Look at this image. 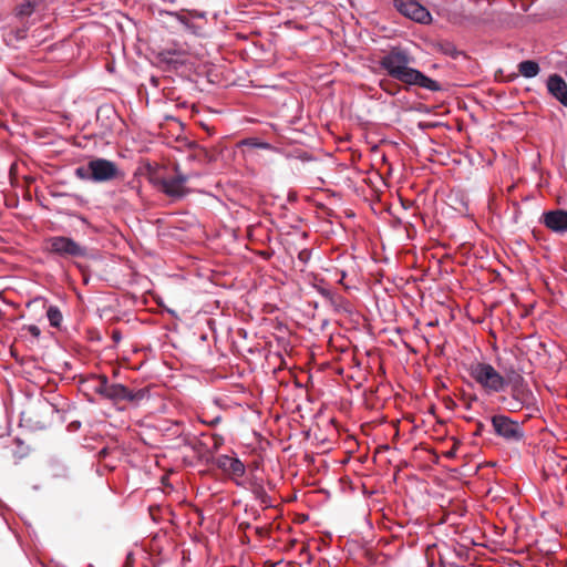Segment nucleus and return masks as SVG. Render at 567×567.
Wrapping results in <instances>:
<instances>
[{
  "instance_id": "f257e3e1",
  "label": "nucleus",
  "mask_w": 567,
  "mask_h": 567,
  "mask_svg": "<svg viewBox=\"0 0 567 567\" xmlns=\"http://www.w3.org/2000/svg\"><path fill=\"white\" fill-rule=\"evenodd\" d=\"M414 58L401 47H392L379 61L386 74L409 86H419L431 92L441 91V84L417 69L411 68Z\"/></svg>"
},
{
  "instance_id": "f03ea898",
  "label": "nucleus",
  "mask_w": 567,
  "mask_h": 567,
  "mask_svg": "<svg viewBox=\"0 0 567 567\" xmlns=\"http://www.w3.org/2000/svg\"><path fill=\"white\" fill-rule=\"evenodd\" d=\"M468 373L471 378L487 393H499L505 391V381L502 379L501 372L489 363H473L468 369Z\"/></svg>"
},
{
  "instance_id": "7ed1b4c3",
  "label": "nucleus",
  "mask_w": 567,
  "mask_h": 567,
  "mask_svg": "<svg viewBox=\"0 0 567 567\" xmlns=\"http://www.w3.org/2000/svg\"><path fill=\"white\" fill-rule=\"evenodd\" d=\"M511 399L508 401V410L512 412H518L526 410L529 417L535 416L539 413V406L537 398L530 390L525 379L520 382L509 385Z\"/></svg>"
},
{
  "instance_id": "20e7f679",
  "label": "nucleus",
  "mask_w": 567,
  "mask_h": 567,
  "mask_svg": "<svg viewBox=\"0 0 567 567\" xmlns=\"http://www.w3.org/2000/svg\"><path fill=\"white\" fill-rule=\"evenodd\" d=\"M43 248L47 252L60 258H84L87 248L73 238L66 236H51L44 240Z\"/></svg>"
},
{
  "instance_id": "39448f33",
  "label": "nucleus",
  "mask_w": 567,
  "mask_h": 567,
  "mask_svg": "<svg viewBox=\"0 0 567 567\" xmlns=\"http://www.w3.org/2000/svg\"><path fill=\"white\" fill-rule=\"evenodd\" d=\"M494 433L507 443H519L525 439L523 423L505 414H495L491 417Z\"/></svg>"
},
{
  "instance_id": "423d86ee",
  "label": "nucleus",
  "mask_w": 567,
  "mask_h": 567,
  "mask_svg": "<svg viewBox=\"0 0 567 567\" xmlns=\"http://www.w3.org/2000/svg\"><path fill=\"white\" fill-rule=\"evenodd\" d=\"M148 396L150 391L146 388L133 391L121 383H110L104 399L115 404L120 402L140 403Z\"/></svg>"
},
{
  "instance_id": "0eeeda50",
  "label": "nucleus",
  "mask_w": 567,
  "mask_h": 567,
  "mask_svg": "<svg viewBox=\"0 0 567 567\" xmlns=\"http://www.w3.org/2000/svg\"><path fill=\"white\" fill-rule=\"evenodd\" d=\"M394 6L403 16L419 23H430V11L415 0H395Z\"/></svg>"
},
{
  "instance_id": "6e6552de",
  "label": "nucleus",
  "mask_w": 567,
  "mask_h": 567,
  "mask_svg": "<svg viewBox=\"0 0 567 567\" xmlns=\"http://www.w3.org/2000/svg\"><path fill=\"white\" fill-rule=\"evenodd\" d=\"M91 179L94 182H106L114 179L118 169L115 163L105 158L90 161Z\"/></svg>"
},
{
  "instance_id": "1a4fd4ad",
  "label": "nucleus",
  "mask_w": 567,
  "mask_h": 567,
  "mask_svg": "<svg viewBox=\"0 0 567 567\" xmlns=\"http://www.w3.org/2000/svg\"><path fill=\"white\" fill-rule=\"evenodd\" d=\"M542 223L556 234L567 233V210L555 209L543 213Z\"/></svg>"
},
{
  "instance_id": "9d476101",
  "label": "nucleus",
  "mask_w": 567,
  "mask_h": 567,
  "mask_svg": "<svg viewBox=\"0 0 567 567\" xmlns=\"http://www.w3.org/2000/svg\"><path fill=\"white\" fill-rule=\"evenodd\" d=\"M548 93L567 107V83L559 74H551L546 81Z\"/></svg>"
},
{
  "instance_id": "9b49d317",
  "label": "nucleus",
  "mask_w": 567,
  "mask_h": 567,
  "mask_svg": "<svg viewBox=\"0 0 567 567\" xmlns=\"http://www.w3.org/2000/svg\"><path fill=\"white\" fill-rule=\"evenodd\" d=\"M188 177L184 174L177 173L174 177L164 179L162 182L163 192L171 197H183L185 195V184Z\"/></svg>"
},
{
  "instance_id": "f8f14e48",
  "label": "nucleus",
  "mask_w": 567,
  "mask_h": 567,
  "mask_svg": "<svg viewBox=\"0 0 567 567\" xmlns=\"http://www.w3.org/2000/svg\"><path fill=\"white\" fill-rule=\"evenodd\" d=\"M186 52L183 48H167L158 51L156 58L161 63L177 68L185 63Z\"/></svg>"
},
{
  "instance_id": "ddd939ff",
  "label": "nucleus",
  "mask_w": 567,
  "mask_h": 567,
  "mask_svg": "<svg viewBox=\"0 0 567 567\" xmlns=\"http://www.w3.org/2000/svg\"><path fill=\"white\" fill-rule=\"evenodd\" d=\"M217 466L227 474L241 477L245 474V465L238 457L219 455L216 460Z\"/></svg>"
},
{
  "instance_id": "4468645a",
  "label": "nucleus",
  "mask_w": 567,
  "mask_h": 567,
  "mask_svg": "<svg viewBox=\"0 0 567 567\" xmlns=\"http://www.w3.org/2000/svg\"><path fill=\"white\" fill-rule=\"evenodd\" d=\"M38 302H41L43 308L47 309V318L50 322V326L53 328H60L63 321V316L59 307L54 305H50L47 307V300L42 297L32 299L27 303V307H31L32 305H35Z\"/></svg>"
},
{
  "instance_id": "2eb2a0df",
  "label": "nucleus",
  "mask_w": 567,
  "mask_h": 567,
  "mask_svg": "<svg viewBox=\"0 0 567 567\" xmlns=\"http://www.w3.org/2000/svg\"><path fill=\"white\" fill-rule=\"evenodd\" d=\"M499 368L502 370V379L505 381V389L509 385L520 382L524 380V377L522 374V370L516 368L513 364L508 365H502L499 364Z\"/></svg>"
},
{
  "instance_id": "dca6fc26",
  "label": "nucleus",
  "mask_w": 567,
  "mask_h": 567,
  "mask_svg": "<svg viewBox=\"0 0 567 567\" xmlns=\"http://www.w3.org/2000/svg\"><path fill=\"white\" fill-rule=\"evenodd\" d=\"M86 383H90L91 389L99 394L101 398H105V394L107 392L109 388V379L104 374H91L86 381Z\"/></svg>"
},
{
  "instance_id": "f3484780",
  "label": "nucleus",
  "mask_w": 567,
  "mask_h": 567,
  "mask_svg": "<svg viewBox=\"0 0 567 567\" xmlns=\"http://www.w3.org/2000/svg\"><path fill=\"white\" fill-rule=\"evenodd\" d=\"M518 71L524 78L532 79L538 75L540 68L536 61L525 60L518 64Z\"/></svg>"
},
{
  "instance_id": "a211bd4d",
  "label": "nucleus",
  "mask_w": 567,
  "mask_h": 567,
  "mask_svg": "<svg viewBox=\"0 0 567 567\" xmlns=\"http://www.w3.org/2000/svg\"><path fill=\"white\" fill-rule=\"evenodd\" d=\"M37 7L38 2L35 0H25L16 8V17L21 20L29 18L33 14Z\"/></svg>"
},
{
  "instance_id": "6ab92c4d",
  "label": "nucleus",
  "mask_w": 567,
  "mask_h": 567,
  "mask_svg": "<svg viewBox=\"0 0 567 567\" xmlns=\"http://www.w3.org/2000/svg\"><path fill=\"white\" fill-rule=\"evenodd\" d=\"M251 493L254 494L255 498L260 502V504L266 507L270 506L271 499L261 483L254 482L251 484Z\"/></svg>"
},
{
  "instance_id": "aec40b11",
  "label": "nucleus",
  "mask_w": 567,
  "mask_h": 567,
  "mask_svg": "<svg viewBox=\"0 0 567 567\" xmlns=\"http://www.w3.org/2000/svg\"><path fill=\"white\" fill-rule=\"evenodd\" d=\"M327 301L330 302V305L333 307V309L338 312L346 311L349 312V302L339 293L332 292L331 297L327 299Z\"/></svg>"
},
{
  "instance_id": "412c9836",
  "label": "nucleus",
  "mask_w": 567,
  "mask_h": 567,
  "mask_svg": "<svg viewBox=\"0 0 567 567\" xmlns=\"http://www.w3.org/2000/svg\"><path fill=\"white\" fill-rule=\"evenodd\" d=\"M75 175L81 179H91L90 163L87 164V166L76 167Z\"/></svg>"
},
{
  "instance_id": "4be33fe9",
  "label": "nucleus",
  "mask_w": 567,
  "mask_h": 567,
  "mask_svg": "<svg viewBox=\"0 0 567 567\" xmlns=\"http://www.w3.org/2000/svg\"><path fill=\"white\" fill-rule=\"evenodd\" d=\"M311 258V251L309 249H302L298 254V260L302 264H307Z\"/></svg>"
},
{
  "instance_id": "5701e85b",
  "label": "nucleus",
  "mask_w": 567,
  "mask_h": 567,
  "mask_svg": "<svg viewBox=\"0 0 567 567\" xmlns=\"http://www.w3.org/2000/svg\"><path fill=\"white\" fill-rule=\"evenodd\" d=\"M23 329L27 330L32 337L37 339L41 336V330L35 324H28Z\"/></svg>"
},
{
  "instance_id": "b1692460",
  "label": "nucleus",
  "mask_w": 567,
  "mask_h": 567,
  "mask_svg": "<svg viewBox=\"0 0 567 567\" xmlns=\"http://www.w3.org/2000/svg\"><path fill=\"white\" fill-rule=\"evenodd\" d=\"M317 292L322 296L326 300L331 297V293L333 292L330 288L324 286H316Z\"/></svg>"
},
{
  "instance_id": "393cba45",
  "label": "nucleus",
  "mask_w": 567,
  "mask_h": 567,
  "mask_svg": "<svg viewBox=\"0 0 567 567\" xmlns=\"http://www.w3.org/2000/svg\"><path fill=\"white\" fill-rule=\"evenodd\" d=\"M111 338L115 344L120 343L122 340V332L118 329H114L111 333Z\"/></svg>"
},
{
  "instance_id": "a878e982",
  "label": "nucleus",
  "mask_w": 567,
  "mask_h": 567,
  "mask_svg": "<svg viewBox=\"0 0 567 567\" xmlns=\"http://www.w3.org/2000/svg\"><path fill=\"white\" fill-rule=\"evenodd\" d=\"M9 436L8 429L0 426V440H4Z\"/></svg>"
},
{
  "instance_id": "bb28decb",
  "label": "nucleus",
  "mask_w": 567,
  "mask_h": 567,
  "mask_svg": "<svg viewBox=\"0 0 567 567\" xmlns=\"http://www.w3.org/2000/svg\"><path fill=\"white\" fill-rule=\"evenodd\" d=\"M25 34H27V30L22 29V30H18L17 31V39H23L25 38Z\"/></svg>"
},
{
  "instance_id": "cd10ccee",
  "label": "nucleus",
  "mask_w": 567,
  "mask_h": 567,
  "mask_svg": "<svg viewBox=\"0 0 567 567\" xmlns=\"http://www.w3.org/2000/svg\"><path fill=\"white\" fill-rule=\"evenodd\" d=\"M220 421V417H216L214 419L213 421L209 422L210 425H215L216 423H218Z\"/></svg>"
},
{
  "instance_id": "c85d7f7f",
  "label": "nucleus",
  "mask_w": 567,
  "mask_h": 567,
  "mask_svg": "<svg viewBox=\"0 0 567 567\" xmlns=\"http://www.w3.org/2000/svg\"><path fill=\"white\" fill-rule=\"evenodd\" d=\"M16 442L19 444V445H22V441L20 439H16Z\"/></svg>"
},
{
  "instance_id": "c756f323",
  "label": "nucleus",
  "mask_w": 567,
  "mask_h": 567,
  "mask_svg": "<svg viewBox=\"0 0 567 567\" xmlns=\"http://www.w3.org/2000/svg\"><path fill=\"white\" fill-rule=\"evenodd\" d=\"M123 567H133L131 564L126 563Z\"/></svg>"
}]
</instances>
